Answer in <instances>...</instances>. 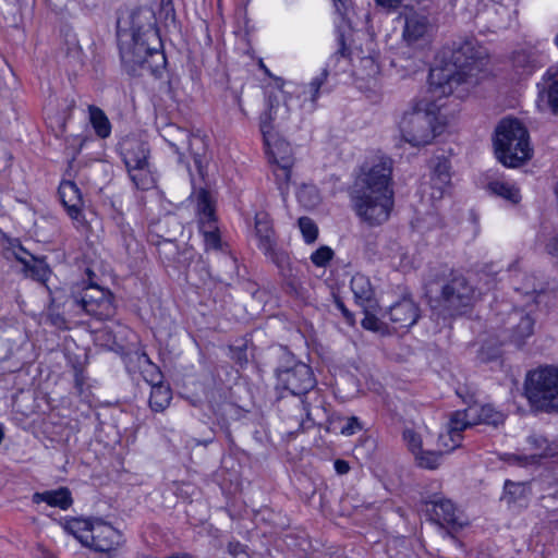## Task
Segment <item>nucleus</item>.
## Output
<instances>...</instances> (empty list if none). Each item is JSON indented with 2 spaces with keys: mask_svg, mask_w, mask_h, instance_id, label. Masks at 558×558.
<instances>
[{
  "mask_svg": "<svg viewBox=\"0 0 558 558\" xmlns=\"http://www.w3.org/2000/svg\"><path fill=\"white\" fill-rule=\"evenodd\" d=\"M392 159L375 156L361 167L351 201L357 217L369 226L388 220L393 208Z\"/></svg>",
  "mask_w": 558,
  "mask_h": 558,
  "instance_id": "nucleus-1",
  "label": "nucleus"
},
{
  "mask_svg": "<svg viewBox=\"0 0 558 558\" xmlns=\"http://www.w3.org/2000/svg\"><path fill=\"white\" fill-rule=\"evenodd\" d=\"M278 365L275 368L277 379L276 388L283 389L294 397H303L312 391L317 381L310 365L298 361L295 356L286 348L280 347L277 352ZM294 414L284 413L283 407L287 402L281 403L280 412L283 420H295L301 428H308L306 422L315 423V418L310 409V404L300 398L294 400Z\"/></svg>",
  "mask_w": 558,
  "mask_h": 558,
  "instance_id": "nucleus-2",
  "label": "nucleus"
},
{
  "mask_svg": "<svg viewBox=\"0 0 558 558\" xmlns=\"http://www.w3.org/2000/svg\"><path fill=\"white\" fill-rule=\"evenodd\" d=\"M425 296L438 315L454 317L463 314L476 300V288L460 271L441 268L425 283Z\"/></svg>",
  "mask_w": 558,
  "mask_h": 558,
  "instance_id": "nucleus-3",
  "label": "nucleus"
},
{
  "mask_svg": "<svg viewBox=\"0 0 558 558\" xmlns=\"http://www.w3.org/2000/svg\"><path fill=\"white\" fill-rule=\"evenodd\" d=\"M486 58V49L473 37L453 43L450 57L453 70L432 69L428 75L430 89L441 95H450L453 92V85L468 82L469 77L475 76L483 70Z\"/></svg>",
  "mask_w": 558,
  "mask_h": 558,
  "instance_id": "nucleus-4",
  "label": "nucleus"
},
{
  "mask_svg": "<svg viewBox=\"0 0 558 558\" xmlns=\"http://www.w3.org/2000/svg\"><path fill=\"white\" fill-rule=\"evenodd\" d=\"M118 37L120 59L123 69L132 76L150 74L160 78L166 70L167 58L161 45L153 39L134 37L130 33H121Z\"/></svg>",
  "mask_w": 558,
  "mask_h": 558,
  "instance_id": "nucleus-5",
  "label": "nucleus"
},
{
  "mask_svg": "<svg viewBox=\"0 0 558 558\" xmlns=\"http://www.w3.org/2000/svg\"><path fill=\"white\" fill-rule=\"evenodd\" d=\"M439 112L434 101L422 99L414 102L399 122L402 138L414 147L430 144L444 129Z\"/></svg>",
  "mask_w": 558,
  "mask_h": 558,
  "instance_id": "nucleus-6",
  "label": "nucleus"
},
{
  "mask_svg": "<svg viewBox=\"0 0 558 558\" xmlns=\"http://www.w3.org/2000/svg\"><path fill=\"white\" fill-rule=\"evenodd\" d=\"M495 154L506 167L515 168L532 157L526 128L518 120L502 119L495 131Z\"/></svg>",
  "mask_w": 558,
  "mask_h": 558,
  "instance_id": "nucleus-7",
  "label": "nucleus"
},
{
  "mask_svg": "<svg viewBox=\"0 0 558 558\" xmlns=\"http://www.w3.org/2000/svg\"><path fill=\"white\" fill-rule=\"evenodd\" d=\"M524 391L535 410L558 412V368L544 366L529 372Z\"/></svg>",
  "mask_w": 558,
  "mask_h": 558,
  "instance_id": "nucleus-8",
  "label": "nucleus"
},
{
  "mask_svg": "<svg viewBox=\"0 0 558 558\" xmlns=\"http://www.w3.org/2000/svg\"><path fill=\"white\" fill-rule=\"evenodd\" d=\"M76 314L81 312L99 320L111 318L116 313L113 295L98 284H88L68 301Z\"/></svg>",
  "mask_w": 558,
  "mask_h": 558,
  "instance_id": "nucleus-9",
  "label": "nucleus"
},
{
  "mask_svg": "<svg viewBox=\"0 0 558 558\" xmlns=\"http://www.w3.org/2000/svg\"><path fill=\"white\" fill-rule=\"evenodd\" d=\"M121 33H130L137 38L153 39L160 46L155 12L148 7H138L122 13L117 21V36H120Z\"/></svg>",
  "mask_w": 558,
  "mask_h": 558,
  "instance_id": "nucleus-10",
  "label": "nucleus"
},
{
  "mask_svg": "<svg viewBox=\"0 0 558 558\" xmlns=\"http://www.w3.org/2000/svg\"><path fill=\"white\" fill-rule=\"evenodd\" d=\"M195 199L199 231L204 235L205 247L206 250H219L221 247V239L210 193L205 189H199L195 192Z\"/></svg>",
  "mask_w": 558,
  "mask_h": 558,
  "instance_id": "nucleus-11",
  "label": "nucleus"
},
{
  "mask_svg": "<svg viewBox=\"0 0 558 558\" xmlns=\"http://www.w3.org/2000/svg\"><path fill=\"white\" fill-rule=\"evenodd\" d=\"M536 107L558 117V63L549 66L536 84Z\"/></svg>",
  "mask_w": 558,
  "mask_h": 558,
  "instance_id": "nucleus-12",
  "label": "nucleus"
},
{
  "mask_svg": "<svg viewBox=\"0 0 558 558\" xmlns=\"http://www.w3.org/2000/svg\"><path fill=\"white\" fill-rule=\"evenodd\" d=\"M475 410L472 407L463 411H456L451 414L447 425V433L439 436V445L450 452L461 445L463 439L462 432L468 427L475 425Z\"/></svg>",
  "mask_w": 558,
  "mask_h": 558,
  "instance_id": "nucleus-13",
  "label": "nucleus"
},
{
  "mask_svg": "<svg viewBox=\"0 0 558 558\" xmlns=\"http://www.w3.org/2000/svg\"><path fill=\"white\" fill-rule=\"evenodd\" d=\"M338 50L330 57L329 62L322 70V72L312 78V81L307 84L306 88L303 90L305 99H308L312 102V107L315 108L316 101L319 96L324 93H328L329 89L326 87L327 78L329 76V66L331 62H338L340 58L348 57L350 54V49L345 45L343 33L338 34Z\"/></svg>",
  "mask_w": 558,
  "mask_h": 558,
  "instance_id": "nucleus-14",
  "label": "nucleus"
},
{
  "mask_svg": "<svg viewBox=\"0 0 558 558\" xmlns=\"http://www.w3.org/2000/svg\"><path fill=\"white\" fill-rule=\"evenodd\" d=\"M88 537L89 542L86 546L99 553L114 550L122 542V534L110 523L98 518H94V525Z\"/></svg>",
  "mask_w": 558,
  "mask_h": 558,
  "instance_id": "nucleus-15",
  "label": "nucleus"
},
{
  "mask_svg": "<svg viewBox=\"0 0 558 558\" xmlns=\"http://www.w3.org/2000/svg\"><path fill=\"white\" fill-rule=\"evenodd\" d=\"M424 507L428 519L440 526H448L452 530L462 526V524L458 522L456 507L450 499L435 495L433 498L424 500Z\"/></svg>",
  "mask_w": 558,
  "mask_h": 558,
  "instance_id": "nucleus-16",
  "label": "nucleus"
},
{
  "mask_svg": "<svg viewBox=\"0 0 558 558\" xmlns=\"http://www.w3.org/2000/svg\"><path fill=\"white\" fill-rule=\"evenodd\" d=\"M61 203L71 219L83 222V195L78 186L73 181H62L58 190Z\"/></svg>",
  "mask_w": 558,
  "mask_h": 558,
  "instance_id": "nucleus-17",
  "label": "nucleus"
},
{
  "mask_svg": "<svg viewBox=\"0 0 558 558\" xmlns=\"http://www.w3.org/2000/svg\"><path fill=\"white\" fill-rule=\"evenodd\" d=\"M388 316L396 328H409L417 322L420 313L413 300L403 298L389 307Z\"/></svg>",
  "mask_w": 558,
  "mask_h": 558,
  "instance_id": "nucleus-18",
  "label": "nucleus"
},
{
  "mask_svg": "<svg viewBox=\"0 0 558 558\" xmlns=\"http://www.w3.org/2000/svg\"><path fill=\"white\" fill-rule=\"evenodd\" d=\"M121 155L125 167L147 165L149 146L141 138L128 137L121 144Z\"/></svg>",
  "mask_w": 558,
  "mask_h": 558,
  "instance_id": "nucleus-19",
  "label": "nucleus"
},
{
  "mask_svg": "<svg viewBox=\"0 0 558 558\" xmlns=\"http://www.w3.org/2000/svg\"><path fill=\"white\" fill-rule=\"evenodd\" d=\"M263 253L277 266L279 274L286 281L287 286L291 290L295 291L296 282L289 253L284 250L278 248L277 245H272L270 251H263Z\"/></svg>",
  "mask_w": 558,
  "mask_h": 558,
  "instance_id": "nucleus-20",
  "label": "nucleus"
},
{
  "mask_svg": "<svg viewBox=\"0 0 558 558\" xmlns=\"http://www.w3.org/2000/svg\"><path fill=\"white\" fill-rule=\"evenodd\" d=\"M511 284L517 292L525 295L539 294L534 276L523 272L520 267V260H515L509 265Z\"/></svg>",
  "mask_w": 558,
  "mask_h": 558,
  "instance_id": "nucleus-21",
  "label": "nucleus"
},
{
  "mask_svg": "<svg viewBox=\"0 0 558 558\" xmlns=\"http://www.w3.org/2000/svg\"><path fill=\"white\" fill-rule=\"evenodd\" d=\"M428 28V21L425 15L411 11L404 15L403 39L412 45L422 38Z\"/></svg>",
  "mask_w": 558,
  "mask_h": 558,
  "instance_id": "nucleus-22",
  "label": "nucleus"
},
{
  "mask_svg": "<svg viewBox=\"0 0 558 558\" xmlns=\"http://www.w3.org/2000/svg\"><path fill=\"white\" fill-rule=\"evenodd\" d=\"M255 236L260 251H270V247L276 245L275 231L267 213L262 211L255 215Z\"/></svg>",
  "mask_w": 558,
  "mask_h": 558,
  "instance_id": "nucleus-23",
  "label": "nucleus"
},
{
  "mask_svg": "<svg viewBox=\"0 0 558 558\" xmlns=\"http://www.w3.org/2000/svg\"><path fill=\"white\" fill-rule=\"evenodd\" d=\"M33 502L40 504L46 502L50 507H58L62 510L69 509L73 499L71 496V492L66 487H60L54 490H46L43 493H35L33 495Z\"/></svg>",
  "mask_w": 558,
  "mask_h": 558,
  "instance_id": "nucleus-24",
  "label": "nucleus"
},
{
  "mask_svg": "<svg viewBox=\"0 0 558 558\" xmlns=\"http://www.w3.org/2000/svg\"><path fill=\"white\" fill-rule=\"evenodd\" d=\"M182 137L181 144H186V148L193 157L197 171L203 174V156L206 151V145L202 137L192 136L186 130L175 129Z\"/></svg>",
  "mask_w": 558,
  "mask_h": 558,
  "instance_id": "nucleus-25",
  "label": "nucleus"
},
{
  "mask_svg": "<svg viewBox=\"0 0 558 558\" xmlns=\"http://www.w3.org/2000/svg\"><path fill=\"white\" fill-rule=\"evenodd\" d=\"M16 259L23 264V270L27 277L40 282L48 280L50 269L44 260L37 259L33 255L27 259L19 254H16Z\"/></svg>",
  "mask_w": 558,
  "mask_h": 558,
  "instance_id": "nucleus-26",
  "label": "nucleus"
},
{
  "mask_svg": "<svg viewBox=\"0 0 558 558\" xmlns=\"http://www.w3.org/2000/svg\"><path fill=\"white\" fill-rule=\"evenodd\" d=\"M472 409L475 410V424H486L497 427L502 425L506 420V414L489 403L483 404L481 407L474 405Z\"/></svg>",
  "mask_w": 558,
  "mask_h": 558,
  "instance_id": "nucleus-27",
  "label": "nucleus"
},
{
  "mask_svg": "<svg viewBox=\"0 0 558 558\" xmlns=\"http://www.w3.org/2000/svg\"><path fill=\"white\" fill-rule=\"evenodd\" d=\"M512 64L521 75H530L539 66L537 54L529 50L515 51L512 56Z\"/></svg>",
  "mask_w": 558,
  "mask_h": 558,
  "instance_id": "nucleus-28",
  "label": "nucleus"
},
{
  "mask_svg": "<svg viewBox=\"0 0 558 558\" xmlns=\"http://www.w3.org/2000/svg\"><path fill=\"white\" fill-rule=\"evenodd\" d=\"M272 161L276 163V168L274 169V174L276 177V181L281 191L288 187V184L291 179V168L293 166V157L292 155L282 156L280 158L277 157V153H272Z\"/></svg>",
  "mask_w": 558,
  "mask_h": 558,
  "instance_id": "nucleus-29",
  "label": "nucleus"
},
{
  "mask_svg": "<svg viewBox=\"0 0 558 558\" xmlns=\"http://www.w3.org/2000/svg\"><path fill=\"white\" fill-rule=\"evenodd\" d=\"M488 190L490 193L510 202L511 204H518L521 201L519 187L510 182L501 180L492 181L488 183Z\"/></svg>",
  "mask_w": 558,
  "mask_h": 558,
  "instance_id": "nucleus-30",
  "label": "nucleus"
},
{
  "mask_svg": "<svg viewBox=\"0 0 558 558\" xmlns=\"http://www.w3.org/2000/svg\"><path fill=\"white\" fill-rule=\"evenodd\" d=\"M94 525L93 519L73 518L65 523V530L74 535L84 546L89 542L88 534Z\"/></svg>",
  "mask_w": 558,
  "mask_h": 558,
  "instance_id": "nucleus-31",
  "label": "nucleus"
},
{
  "mask_svg": "<svg viewBox=\"0 0 558 558\" xmlns=\"http://www.w3.org/2000/svg\"><path fill=\"white\" fill-rule=\"evenodd\" d=\"M171 398L169 386L163 383L154 385L150 390L149 407L154 412H162L170 404Z\"/></svg>",
  "mask_w": 558,
  "mask_h": 558,
  "instance_id": "nucleus-32",
  "label": "nucleus"
},
{
  "mask_svg": "<svg viewBox=\"0 0 558 558\" xmlns=\"http://www.w3.org/2000/svg\"><path fill=\"white\" fill-rule=\"evenodd\" d=\"M529 493V487L524 483H515L507 480L504 486L502 499L508 505H522L523 502H526Z\"/></svg>",
  "mask_w": 558,
  "mask_h": 558,
  "instance_id": "nucleus-33",
  "label": "nucleus"
},
{
  "mask_svg": "<svg viewBox=\"0 0 558 558\" xmlns=\"http://www.w3.org/2000/svg\"><path fill=\"white\" fill-rule=\"evenodd\" d=\"M88 112L89 121L93 125V129L95 130V133L100 138L109 137L111 134V123L104 110L96 106H89Z\"/></svg>",
  "mask_w": 558,
  "mask_h": 558,
  "instance_id": "nucleus-34",
  "label": "nucleus"
},
{
  "mask_svg": "<svg viewBox=\"0 0 558 558\" xmlns=\"http://www.w3.org/2000/svg\"><path fill=\"white\" fill-rule=\"evenodd\" d=\"M129 177L134 186L138 190H149L154 186V178L149 171L148 163L136 167H126Z\"/></svg>",
  "mask_w": 558,
  "mask_h": 558,
  "instance_id": "nucleus-35",
  "label": "nucleus"
},
{
  "mask_svg": "<svg viewBox=\"0 0 558 558\" xmlns=\"http://www.w3.org/2000/svg\"><path fill=\"white\" fill-rule=\"evenodd\" d=\"M160 252L165 255L166 259L172 262L178 268L186 266L192 257V251L190 248H184L180 252L178 246L170 241L165 243Z\"/></svg>",
  "mask_w": 558,
  "mask_h": 558,
  "instance_id": "nucleus-36",
  "label": "nucleus"
},
{
  "mask_svg": "<svg viewBox=\"0 0 558 558\" xmlns=\"http://www.w3.org/2000/svg\"><path fill=\"white\" fill-rule=\"evenodd\" d=\"M351 290L354 296L360 301H369L373 296L369 279L361 274H356L352 277Z\"/></svg>",
  "mask_w": 558,
  "mask_h": 558,
  "instance_id": "nucleus-37",
  "label": "nucleus"
},
{
  "mask_svg": "<svg viewBox=\"0 0 558 558\" xmlns=\"http://www.w3.org/2000/svg\"><path fill=\"white\" fill-rule=\"evenodd\" d=\"M534 320L530 315H522L513 329L511 341L520 348L524 340L533 333Z\"/></svg>",
  "mask_w": 558,
  "mask_h": 558,
  "instance_id": "nucleus-38",
  "label": "nucleus"
},
{
  "mask_svg": "<svg viewBox=\"0 0 558 558\" xmlns=\"http://www.w3.org/2000/svg\"><path fill=\"white\" fill-rule=\"evenodd\" d=\"M432 181L433 185L438 187L439 190L450 184V162L446 158L438 159L434 168Z\"/></svg>",
  "mask_w": 558,
  "mask_h": 558,
  "instance_id": "nucleus-39",
  "label": "nucleus"
},
{
  "mask_svg": "<svg viewBox=\"0 0 558 558\" xmlns=\"http://www.w3.org/2000/svg\"><path fill=\"white\" fill-rule=\"evenodd\" d=\"M149 356L143 351L129 352L123 356L126 372L135 375L147 364Z\"/></svg>",
  "mask_w": 558,
  "mask_h": 558,
  "instance_id": "nucleus-40",
  "label": "nucleus"
},
{
  "mask_svg": "<svg viewBox=\"0 0 558 558\" xmlns=\"http://www.w3.org/2000/svg\"><path fill=\"white\" fill-rule=\"evenodd\" d=\"M414 456H415V460H416L417 464L421 468L429 469V470L437 469L440 464V460L442 457L441 452L425 451L423 449H421Z\"/></svg>",
  "mask_w": 558,
  "mask_h": 558,
  "instance_id": "nucleus-41",
  "label": "nucleus"
},
{
  "mask_svg": "<svg viewBox=\"0 0 558 558\" xmlns=\"http://www.w3.org/2000/svg\"><path fill=\"white\" fill-rule=\"evenodd\" d=\"M305 243L312 244L318 238V227L310 217H301L298 221Z\"/></svg>",
  "mask_w": 558,
  "mask_h": 558,
  "instance_id": "nucleus-42",
  "label": "nucleus"
},
{
  "mask_svg": "<svg viewBox=\"0 0 558 558\" xmlns=\"http://www.w3.org/2000/svg\"><path fill=\"white\" fill-rule=\"evenodd\" d=\"M333 256H335V252L332 251L331 247H329L327 245H322L311 254L310 258H311V262L316 267L325 268L331 262Z\"/></svg>",
  "mask_w": 558,
  "mask_h": 558,
  "instance_id": "nucleus-43",
  "label": "nucleus"
},
{
  "mask_svg": "<svg viewBox=\"0 0 558 558\" xmlns=\"http://www.w3.org/2000/svg\"><path fill=\"white\" fill-rule=\"evenodd\" d=\"M140 374L151 387L162 383V373L160 372L159 367L150 361V359H148L147 364H145V366L141 369Z\"/></svg>",
  "mask_w": 558,
  "mask_h": 558,
  "instance_id": "nucleus-44",
  "label": "nucleus"
},
{
  "mask_svg": "<svg viewBox=\"0 0 558 558\" xmlns=\"http://www.w3.org/2000/svg\"><path fill=\"white\" fill-rule=\"evenodd\" d=\"M402 438L405 445L408 446L409 450L415 454L422 449V438L418 433H416L414 429L407 427L404 428L402 433Z\"/></svg>",
  "mask_w": 558,
  "mask_h": 558,
  "instance_id": "nucleus-45",
  "label": "nucleus"
},
{
  "mask_svg": "<svg viewBox=\"0 0 558 558\" xmlns=\"http://www.w3.org/2000/svg\"><path fill=\"white\" fill-rule=\"evenodd\" d=\"M265 113L269 119H277L278 117L284 119L288 116V109L284 108L283 112L281 113V107L278 97L270 94L267 99V111Z\"/></svg>",
  "mask_w": 558,
  "mask_h": 558,
  "instance_id": "nucleus-46",
  "label": "nucleus"
},
{
  "mask_svg": "<svg viewBox=\"0 0 558 558\" xmlns=\"http://www.w3.org/2000/svg\"><path fill=\"white\" fill-rule=\"evenodd\" d=\"M466 2L470 7H473L472 9H470V12L477 14L483 9H489L495 12H498L500 0H466Z\"/></svg>",
  "mask_w": 558,
  "mask_h": 558,
  "instance_id": "nucleus-47",
  "label": "nucleus"
},
{
  "mask_svg": "<svg viewBox=\"0 0 558 558\" xmlns=\"http://www.w3.org/2000/svg\"><path fill=\"white\" fill-rule=\"evenodd\" d=\"M160 14L163 17L166 24H175L177 15L172 0H160Z\"/></svg>",
  "mask_w": 558,
  "mask_h": 558,
  "instance_id": "nucleus-48",
  "label": "nucleus"
},
{
  "mask_svg": "<svg viewBox=\"0 0 558 558\" xmlns=\"http://www.w3.org/2000/svg\"><path fill=\"white\" fill-rule=\"evenodd\" d=\"M361 325L364 329L371 331H380L384 326L379 318L367 312L365 313V316L362 319Z\"/></svg>",
  "mask_w": 558,
  "mask_h": 558,
  "instance_id": "nucleus-49",
  "label": "nucleus"
},
{
  "mask_svg": "<svg viewBox=\"0 0 558 558\" xmlns=\"http://www.w3.org/2000/svg\"><path fill=\"white\" fill-rule=\"evenodd\" d=\"M362 429V424L360 423L359 418L355 416H351L348 418L347 424L341 428V433L343 435H353L356 432Z\"/></svg>",
  "mask_w": 558,
  "mask_h": 558,
  "instance_id": "nucleus-50",
  "label": "nucleus"
},
{
  "mask_svg": "<svg viewBox=\"0 0 558 558\" xmlns=\"http://www.w3.org/2000/svg\"><path fill=\"white\" fill-rule=\"evenodd\" d=\"M245 549L246 546L241 544L240 542H230L228 544V553L234 558H239L240 556L246 558L247 555Z\"/></svg>",
  "mask_w": 558,
  "mask_h": 558,
  "instance_id": "nucleus-51",
  "label": "nucleus"
},
{
  "mask_svg": "<svg viewBox=\"0 0 558 558\" xmlns=\"http://www.w3.org/2000/svg\"><path fill=\"white\" fill-rule=\"evenodd\" d=\"M274 119H269L267 118V114L264 113L262 117H260V124H259V128H260V132L263 134V137H264V141H265V144L267 146H269V142H268V134L270 133L272 126H271V121Z\"/></svg>",
  "mask_w": 558,
  "mask_h": 558,
  "instance_id": "nucleus-52",
  "label": "nucleus"
},
{
  "mask_svg": "<svg viewBox=\"0 0 558 558\" xmlns=\"http://www.w3.org/2000/svg\"><path fill=\"white\" fill-rule=\"evenodd\" d=\"M277 153V157L280 158L282 156L291 155V148L290 145L286 142H278L275 144V146L270 149V154Z\"/></svg>",
  "mask_w": 558,
  "mask_h": 558,
  "instance_id": "nucleus-53",
  "label": "nucleus"
},
{
  "mask_svg": "<svg viewBox=\"0 0 558 558\" xmlns=\"http://www.w3.org/2000/svg\"><path fill=\"white\" fill-rule=\"evenodd\" d=\"M335 471L339 475H344L350 471V464L348 461L342 459H337L333 463Z\"/></svg>",
  "mask_w": 558,
  "mask_h": 558,
  "instance_id": "nucleus-54",
  "label": "nucleus"
},
{
  "mask_svg": "<svg viewBox=\"0 0 558 558\" xmlns=\"http://www.w3.org/2000/svg\"><path fill=\"white\" fill-rule=\"evenodd\" d=\"M336 11L341 15L345 16L348 11V0H332Z\"/></svg>",
  "mask_w": 558,
  "mask_h": 558,
  "instance_id": "nucleus-55",
  "label": "nucleus"
},
{
  "mask_svg": "<svg viewBox=\"0 0 558 558\" xmlns=\"http://www.w3.org/2000/svg\"><path fill=\"white\" fill-rule=\"evenodd\" d=\"M376 2L383 8L396 9L401 4L402 0H376Z\"/></svg>",
  "mask_w": 558,
  "mask_h": 558,
  "instance_id": "nucleus-56",
  "label": "nucleus"
},
{
  "mask_svg": "<svg viewBox=\"0 0 558 558\" xmlns=\"http://www.w3.org/2000/svg\"><path fill=\"white\" fill-rule=\"evenodd\" d=\"M338 307L341 310V312H342L345 320L348 322V324L349 325H353L354 324L353 314L341 302L338 303Z\"/></svg>",
  "mask_w": 558,
  "mask_h": 558,
  "instance_id": "nucleus-57",
  "label": "nucleus"
},
{
  "mask_svg": "<svg viewBox=\"0 0 558 558\" xmlns=\"http://www.w3.org/2000/svg\"><path fill=\"white\" fill-rule=\"evenodd\" d=\"M529 442L536 447H542L543 444H546V439L542 436L533 435L529 437Z\"/></svg>",
  "mask_w": 558,
  "mask_h": 558,
  "instance_id": "nucleus-58",
  "label": "nucleus"
},
{
  "mask_svg": "<svg viewBox=\"0 0 558 558\" xmlns=\"http://www.w3.org/2000/svg\"><path fill=\"white\" fill-rule=\"evenodd\" d=\"M52 323L58 327H62L65 324V320L63 317L57 315L56 317H52Z\"/></svg>",
  "mask_w": 558,
  "mask_h": 558,
  "instance_id": "nucleus-59",
  "label": "nucleus"
},
{
  "mask_svg": "<svg viewBox=\"0 0 558 558\" xmlns=\"http://www.w3.org/2000/svg\"><path fill=\"white\" fill-rule=\"evenodd\" d=\"M169 144L174 149V151L177 154L181 155V149L183 148V146L181 144L174 143V142H170V141H169Z\"/></svg>",
  "mask_w": 558,
  "mask_h": 558,
  "instance_id": "nucleus-60",
  "label": "nucleus"
},
{
  "mask_svg": "<svg viewBox=\"0 0 558 558\" xmlns=\"http://www.w3.org/2000/svg\"><path fill=\"white\" fill-rule=\"evenodd\" d=\"M3 439H4V427L0 423V444L3 441Z\"/></svg>",
  "mask_w": 558,
  "mask_h": 558,
  "instance_id": "nucleus-61",
  "label": "nucleus"
},
{
  "mask_svg": "<svg viewBox=\"0 0 558 558\" xmlns=\"http://www.w3.org/2000/svg\"><path fill=\"white\" fill-rule=\"evenodd\" d=\"M74 140H80V147H78V149H77V151H76V154H78V153H80V150H81V148H82V146H83V144L85 143V138H82V137H78V136H77V137H75Z\"/></svg>",
  "mask_w": 558,
  "mask_h": 558,
  "instance_id": "nucleus-62",
  "label": "nucleus"
},
{
  "mask_svg": "<svg viewBox=\"0 0 558 558\" xmlns=\"http://www.w3.org/2000/svg\"><path fill=\"white\" fill-rule=\"evenodd\" d=\"M129 229L130 228H122V230H121L125 241H126V234H128Z\"/></svg>",
  "mask_w": 558,
  "mask_h": 558,
  "instance_id": "nucleus-63",
  "label": "nucleus"
},
{
  "mask_svg": "<svg viewBox=\"0 0 558 558\" xmlns=\"http://www.w3.org/2000/svg\"><path fill=\"white\" fill-rule=\"evenodd\" d=\"M242 355H243L244 361L246 362L245 352H243V351L239 352V357H238L239 361H242Z\"/></svg>",
  "mask_w": 558,
  "mask_h": 558,
  "instance_id": "nucleus-64",
  "label": "nucleus"
}]
</instances>
